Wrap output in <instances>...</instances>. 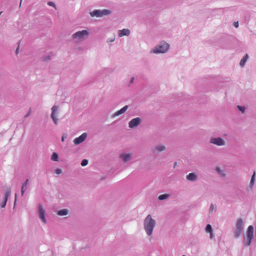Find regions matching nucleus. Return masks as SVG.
<instances>
[{
  "label": "nucleus",
  "mask_w": 256,
  "mask_h": 256,
  "mask_svg": "<svg viewBox=\"0 0 256 256\" xmlns=\"http://www.w3.org/2000/svg\"><path fill=\"white\" fill-rule=\"evenodd\" d=\"M155 224V220L152 218L150 214H148L144 221V230L148 236L152 235Z\"/></svg>",
  "instance_id": "1"
},
{
  "label": "nucleus",
  "mask_w": 256,
  "mask_h": 256,
  "mask_svg": "<svg viewBox=\"0 0 256 256\" xmlns=\"http://www.w3.org/2000/svg\"><path fill=\"white\" fill-rule=\"evenodd\" d=\"M254 228L252 226H249L246 232V236L244 237V244L245 246H248L251 244V240L254 238Z\"/></svg>",
  "instance_id": "2"
},
{
  "label": "nucleus",
  "mask_w": 256,
  "mask_h": 256,
  "mask_svg": "<svg viewBox=\"0 0 256 256\" xmlns=\"http://www.w3.org/2000/svg\"><path fill=\"white\" fill-rule=\"evenodd\" d=\"M169 48V44L165 42L161 43V44L156 46L152 50L153 52L164 53L166 52Z\"/></svg>",
  "instance_id": "3"
},
{
  "label": "nucleus",
  "mask_w": 256,
  "mask_h": 256,
  "mask_svg": "<svg viewBox=\"0 0 256 256\" xmlns=\"http://www.w3.org/2000/svg\"><path fill=\"white\" fill-rule=\"evenodd\" d=\"M46 210L43 208L42 204H40L38 206V218L44 224H46L47 220L46 218Z\"/></svg>",
  "instance_id": "4"
},
{
  "label": "nucleus",
  "mask_w": 256,
  "mask_h": 256,
  "mask_svg": "<svg viewBox=\"0 0 256 256\" xmlns=\"http://www.w3.org/2000/svg\"><path fill=\"white\" fill-rule=\"evenodd\" d=\"M110 14V11L108 10H96L90 12V15L92 16L101 17Z\"/></svg>",
  "instance_id": "5"
},
{
  "label": "nucleus",
  "mask_w": 256,
  "mask_h": 256,
  "mask_svg": "<svg viewBox=\"0 0 256 256\" xmlns=\"http://www.w3.org/2000/svg\"><path fill=\"white\" fill-rule=\"evenodd\" d=\"M242 225L243 222L242 219H238L236 223V230L234 232V236L236 238L238 237L240 235L243 228Z\"/></svg>",
  "instance_id": "6"
},
{
  "label": "nucleus",
  "mask_w": 256,
  "mask_h": 256,
  "mask_svg": "<svg viewBox=\"0 0 256 256\" xmlns=\"http://www.w3.org/2000/svg\"><path fill=\"white\" fill-rule=\"evenodd\" d=\"M58 111V106H54L52 108L51 118L54 123L57 124L58 122V118H57Z\"/></svg>",
  "instance_id": "7"
},
{
  "label": "nucleus",
  "mask_w": 256,
  "mask_h": 256,
  "mask_svg": "<svg viewBox=\"0 0 256 256\" xmlns=\"http://www.w3.org/2000/svg\"><path fill=\"white\" fill-rule=\"evenodd\" d=\"M80 42V31H78L72 36V42L77 46V48H79V43Z\"/></svg>",
  "instance_id": "8"
},
{
  "label": "nucleus",
  "mask_w": 256,
  "mask_h": 256,
  "mask_svg": "<svg viewBox=\"0 0 256 256\" xmlns=\"http://www.w3.org/2000/svg\"><path fill=\"white\" fill-rule=\"evenodd\" d=\"M11 194L10 189L8 188L4 190V197L2 202L0 204V207L4 208L6 206L8 198L10 196Z\"/></svg>",
  "instance_id": "9"
},
{
  "label": "nucleus",
  "mask_w": 256,
  "mask_h": 256,
  "mask_svg": "<svg viewBox=\"0 0 256 256\" xmlns=\"http://www.w3.org/2000/svg\"><path fill=\"white\" fill-rule=\"evenodd\" d=\"M140 121L141 120L140 118H133L129 122L128 126L130 128H134L138 126Z\"/></svg>",
  "instance_id": "10"
},
{
  "label": "nucleus",
  "mask_w": 256,
  "mask_h": 256,
  "mask_svg": "<svg viewBox=\"0 0 256 256\" xmlns=\"http://www.w3.org/2000/svg\"><path fill=\"white\" fill-rule=\"evenodd\" d=\"M210 142L218 146H222L224 144V140L220 138H212L210 140Z\"/></svg>",
  "instance_id": "11"
},
{
  "label": "nucleus",
  "mask_w": 256,
  "mask_h": 256,
  "mask_svg": "<svg viewBox=\"0 0 256 256\" xmlns=\"http://www.w3.org/2000/svg\"><path fill=\"white\" fill-rule=\"evenodd\" d=\"M120 158L124 162H126L132 158V155L130 154H122L120 155Z\"/></svg>",
  "instance_id": "12"
},
{
  "label": "nucleus",
  "mask_w": 256,
  "mask_h": 256,
  "mask_svg": "<svg viewBox=\"0 0 256 256\" xmlns=\"http://www.w3.org/2000/svg\"><path fill=\"white\" fill-rule=\"evenodd\" d=\"M128 106H126L124 107H123L122 108H121L120 110L117 111L112 116V117H115L116 116H118L120 114H124L128 109Z\"/></svg>",
  "instance_id": "13"
},
{
  "label": "nucleus",
  "mask_w": 256,
  "mask_h": 256,
  "mask_svg": "<svg viewBox=\"0 0 256 256\" xmlns=\"http://www.w3.org/2000/svg\"><path fill=\"white\" fill-rule=\"evenodd\" d=\"M128 106H126L124 107H123L122 108H121L120 110L117 111L112 116V117H115L116 116H118L120 114H124L128 109Z\"/></svg>",
  "instance_id": "14"
},
{
  "label": "nucleus",
  "mask_w": 256,
  "mask_h": 256,
  "mask_svg": "<svg viewBox=\"0 0 256 256\" xmlns=\"http://www.w3.org/2000/svg\"><path fill=\"white\" fill-rule=\"evenodd\" d=\"M130 34V30L128 29L124 28L119 31L118 36L120 37L124 36H128Z\"/></svg>",
  "instance_id": "15"
},
{
  "label": "nucleus",
  "mask_w": 256,
  "mask_h": 256,
  "mask_svg": "<svg viewBox=\"0 0 256 256\" xmlns=\"http://www.w3.org/2000/svg\"><path fill=\"white\" fill-rule=\"evenodd\" d=\"M28 179H26V180L23 184H22V188H21V195L22 196H24L26 190L27 188V185L28 184Z\"/></svg>",
  "instance_id": "16"
},
{
  "label": "nucleus",
  "mask_w": 256,
  "mask_h": 256,
  "mask_svg": "<svg viewBox=\"0 0 256 256\" xmlns=\"http://www.w3.org/2000/svg\"><path fill=\"white\" fill-rule=\"evenodd\" d=\"M68 210L67 209H62L58 211L57 214L60 216H64L68 214Z\"/></svg>",
  "instance_id": "17"
},
{
  "label": "nucleus",
  "mask_w": 256,
  "mask_h": 256,
  "mask_svg": "<svg viewBox=\"0 0 256 256\" xmlns=\"http://www.w3.org/2000/svg\"><path fill=\"white\" fill-rule=\"evenodd\" d=\"M186 178L189 180L194 181L196 179V176L194 173H190L187 176Z\"/></svg>",
  "instance_id": "18"
},
{
  "label": "nucleus",
  "mask_w": 256,
  "mask_h": 256,
  "mask_svg": "<svg viewBox=\"0 0 256 256\" xmlns=\"http://www.w3.org/2000/svg\"><path fill=\"white\" fill-rule=\"evenodd\" d=\"M248 55L246 54L242 58V60H240V64L241 66H243L244 65V64L248 59Z\"/></svg>",
  "instance_id": "19"
},
{
  "label": "nucleus",
  "mask_w": 256,
  "mask_h": 256,
  "mask_svg": "<svg viewBox=\"0 0 256 256\" xmlns=\"http://www.w3.org/2000/svg\"><path fill=\"white\" fill-rule=\"evenodd\" d=\"M58 156L56 152H54L51 156V160L54 162H58Z\"/></svg>",
  "instance_id": "20"
},
{
  "label": "nucleus",
  "mask_w": 256,
  "mask_h": 256,
  "mask_svg": "<svg viewBox=\"0 0 256 256\" xmlns=\"http://www.w3.org/2000/svg\"><path fill=\"white\" fill-rule=\"evenodd\" d=\"M166 150V147L164 146L160 145L157 146L155 148V150H158V152H162Z\"/></svg>",
  "instance_id": "21"
},
{
  "label": "nucleus",
  "mask_w": 256,
  "mask_h": 256,
  "mask_svg": "<svg viewBox=\"0 0 256 256\" xmlns=\"http://www.w3.org/2000/svg\"><path fill=\"white\" fill-rule=\"evenodd\" d=\"M52 54H46L42 57V60L44 61H48L52 59Z\"/></svg>",
  "instance_id": "22"
},
{
  "label": "nucleus",
  "mask_w": 256,
  "mask_h": 256,
  "mask_svg": "<svg viewBox=\"0 0 256 256\" xmlns=\"http://www.w3.org/2000/svg\"><path fill=\"white\" fill-rule=\"evenodd\" d=\"M170 195L168 194H161L158 196V199L160 200H164L166 199L169 197Z\"/></svg>",
  "instance_id": "23"
},
{
  "label": "nucleus",
  "mask_w": 256,
  "mask_h": 256,
  "mask_svg": "<svg viewBox=\"0 0 256 256\" xmlns=\"http://www.w3.org/2000/svg\"><path fill=\"white\" fill-rule=\"evenodd\" d=\"M88 32L86 30H82L81 31V38L84 37L85 36H88Z\"/></svg>",
  "instance_id": "24"
},
{
  "label": "nucleus",
  "mask_w": 256,
  "mask_h": 256,
  "mask_svg": "<svg viewBox=\"0 0 256 256\" xmlns=\"http://www.w3.org/2000/svg\"><path fill=\"white\" fill-rule=\"evenodd\" d=\"M255 175H256V172H254L253 174V175L252 177L251 180H250V186L251 187L254 185Z\"/></svg>",
  "instance_id": "25"
},
{
  "label": "nucleus",
  "mask_w": 256,
  "mask_h": 256,
  "mask_svg": "<svg viewBox=\"0 0 256 256\" xmlns=\"http://www.w3.org/2000/svg\"><path fill=\"white\" fill-rule=\"evenodd\" d=\"M206 230L207 232L211 233L212 232V228L210 224H208L206 226Z\"/></svg>",
  "instance_id": "26"
},
{
  "label": "nucleus",
  "mask_w": 256,
  "mask_h": 256,
  "mask_svg": "<svg viewBox=\"0 0 256 256\" xmlns=\"http://www.w3.org/2000/svg\"><path fill=\"white\" fill-rule=\"evenodd\" d=\"M74 142L76 145L80 144V136L76 138L74 140Z\"/></svg>",
  "instance_id": "27"
},
{
  "label": "nucleus",
  "mask_w": 256,
  "mask_h": 256,
  "mask_svg": "<svg viewBox=\"0 0 256 256\" xmlns=\"http://www.w3.org/2000/svg\"><path fill=\"white\" fill-rule=\"evenodd\" d=\"M87 136V134L84 132L81 134V142H84Z\"/></svg>",
  "instance_id": "28"
},
{
  "label": "nucleus",
  "mask_w": 256,
  "mask_h": 256,
  "mask_svg": "<svg viewBox=\"0 0 256 256\" xmlns=\"http://www.w3.org/2000/svg\"><path fill=\"white\" fill-rule=\"evenodd\" d=\"M88 164V160L86 159L83 160L81 162V166H86Z\"/></svg>",
  "instance_id": "29"
},
{
  "label": "nucleus",
  "mask_w": 256,
  "mask_h": 256,
  "mask_svg": "<svg viewBox=\"0 0 256 256\" xmlns=\"http://www.w3.org/2000/svg\"><path fill=\"white\" fill-rule=\"evenodd\" d=\"M48 4L50 6H52L53 8H54L56 9V4H54V2H48Z\"/></svg>",
  "instance_id": "30"
},
{
  "label": "nucleus",
  "mask_w": 256,
  "mask_h": 256,
  "mask_svg": "<svg viewBox=\"0 0 256 256\" xmlns=\"http://www.w3.org/2000/svg\"><path fill=\"white\" fill-rule=\"evenodd\" d=\"M216 171L220 173L222 176H224L225 174H223V172L222 170H221L219 168H216Z\"/></svg>",
  "instance_id": "31"
},
{
  "label": "nucleus",
  "mask_w": 256,
  "mask_h": 256,
  "mask_svg": "<svg viewBox=\"0 0 256 256\" xmlns=\"http://www.w3.org/2000/svg\"><path fill=\"white\" fill-rule=\"evenodd\" d=\"M67 136H68L67 134L64 133L62 135V141L64 142V141L65 138H67Z\"/></svg>",
  "instance_id": "32"
},
{
  "label": "nucleus",
  "mask_w": 256,
  "mask_h": 256,
  "mask_svg": "<svg viewBox=\"0 0 256 256\" xmlns=\"http://www.w3.org/2000/svg\"><path fill=\"white\" fill-rule=\"evenodd\" d=\"M55 173L58 174H62V170L60 168H56L55 170Z\"/></svg>",
  "instance_id": "33"
},
{
  "label": "nucleus",
  "mask_w": 256,
  "mask_h": 256,
  "mask_svg": "<svg viewBox=\"0 0 256 256\" xmlns=\"http://www.w3.org/2000/svg\"><path fill=\"white\" fill-rule=\"evenodd\" d=\"M238 109L241 111L242 113H244V110H245V108L244 107H243V106H238Z\"/></svg>",
  "instance_id": "34"
},
{
  "label": "nucleus",
  "mask_w": 256,
  "mask_h": 256,
  "mask_svg": "<svg viewBox=\"0 0 256 256\" xmlns=\"http://www.w3.org/2000/svg\"><path fill=\"white\" fill-rule=\"evenodd\" d=\"M214 208L212 204H211L210 208V212H212L214 210Z\"/></svg>",
  "instance_id": "35"
},
{
  "label": "nucleus",
  "mask_w": 256,
  "mask_h": 256,
  "mask_svg": "<svg viewBox=\"0 0 256 256\" xmlns=\"http://www.w3.org/2000/svg\"><path fill=\"white\" fill-rule=\"evenodd\" d=\"M234 26L236 28H238V22H234Z\"/></svg>",
  "instance_id": "36"
},
{
  "label": "nucleus",
  "mask_w": 256,
  "mask_h": 256,
  "mask_svg": "<svg viewBox=\"0 0 256 256\" xmlns=\"http://www.w3.org/2000/svg\"><path fill=\"white\" fill-rule=\"evenodd\" d=\"M30 110H29V112L27 113V114L25 116V117H28L30 116Z\"/></svg>",
  "instance_id": "37"
},
{
  "label": "nucleus",
  "mask_w": 256,
  "mask_h": 256,
  "mask_svg": "<svg viewBox=\"0 0 256 256\" xmlns=\"http://www.w3.org/2000/svg\"><path fill=\"white\" fill-rule=\"evenodd\" d=\"M213 237H214V235H213V234H212V232L210 233V238L211 239H212V238H213Z\"/></svg>",
  "instance_id": "38"
},
{
  "label": "nucleus",
  "mask_w": 256,
  "mask_h": 256,
  "mask_svg": "<svg viewBox=\"0 0 256 256\" xmlns=\"http://www.w3.org/2000/svg\"><path fill=\"white\" fill-rule=\"evenodd\" d=\"M16 194H15V200H14V204H16Z\"/></svg>",
  "instance_id": "39"
},
{
  "label": "nucleus",
  "mask_w": 256,
  "mask_h": 256,
  "mask_svg": "<svg viewBox=\"0 0 256 256\" xmlns=\"http://www.w3.org/2000/svg\"><path fill=\"white\" fill-rule=\"evenodd\" d=\"M134 78L132 77L131 79V80H130V83H132L133 82H134Z\"/></svg>",
  "instance_id": "40"
},
{
  "label": "nucleus",
  "mask_w": 256,
  "mask_h": 256,
  "mask_svg": "<svg viewBox=\"0 0 256 256\" xmlns=\"http://www.w3.org/2000/svg\"><path fill=\"white\" fill-rule=\"evenodd\" d=\"M22 0H20V6H21V4H22Z\"/></svg>",
  "instance_id": "41"
},
{
  "label": "nucleus",
  "mask_w": 256,
  "mask_h": 256,
  "mask_svg": "<svg viewBox=\"0 0 256 256\" xmlns=\"http://www.w3.org/2000/svg\"><path fill=\"white\" fill-rule=\"evenodd\" d=\"M18 48H17L16 50V52H18Z\"/></svg>",
  "instance_id": "42"
},
{
  "label": "nucleus",
  "mask_w": 256,
  "mask_h": 256,
  "mask_svg": "<svg viewBox=\"0 0 256 256\" xmlns=\"http://www.w3.org/2000/svg\"><path fill=\"white\" fill-rule=\"evenodd\" d=\"M2 13V12H0V15Z\"/></svg>",
  "instance_id": "43"
}]
</instances>
